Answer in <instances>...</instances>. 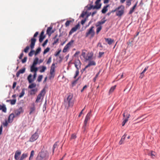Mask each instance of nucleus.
<instances>
[{
    "mask_svg": "<svg viewBox=\"0 0 160 160\" xmlns=\"http://www.w3.org/2000/svg\"><path fill=\"white\" fill-rule=\"evenodd\" d=\"M80 52L79 51H77L74 54V56L75 57H76L78 56L79 53Z\"/></svg>",
    "mask_w": 160,
    "mask_h": 160,
    "instance_id": "64",
    "label": "nucleus"
},
{
    "mask_svg": "<svg viewBox=\"0 0 160 160\" xmlns=\"http://www.w3.org/2000/svg\"><path fill=\"white\" fill-rule=\"evenodd\" d=\"M47 68L45 66H42L41 67V69L40 70V72H45L46 69Z\"/></svg>",
    "mask_w": 160,
    "mask_h": 160,
    "instance_id": "38",
    "label": "nucleus"
},
{
    "mask_svg": "<svg viewBox=\"0 0 160 160\" xmlns=\"http://www.w3.org/2000/svg\"><path fill=\"white\" fill-rule=\"evenodd\" d=\"M58 145V142H56L53 145V148H52L53 154L54 153V151L55 149L56 148H57V147Z\"/></svg>",
    "mask_w": 160,
    "mask_h": 160,
    "instance_id": "42",
    "label": "nucleus"
},
{
    "mask_svg": "<svg viewBox=\"0 0 160 160\" xmlns=\"http://www.w3.org/2000/svg\"><path fill=\"white\" fill-rule=\"evenodd\" d=\"M36 66L32 65L30 67V71L32 72H37L38 70V68L36 67Z\"/></svg>",
    "mask_w": 160,
    "mask_h": 160,
    "instance_id": "19",
    "label": "nucleus"
},
{
    "mask_svg": "<svg viewBox=\"0 0 160 160\" xmlns=\"http://www.w3.org/2000/svg\"><path fill=\"white\" fill-rule=\"evenodd\" d=\"M126 136H127V134H124V135L122 136L121 140L119 142V144L120 145H121L123 143V141L125 139V138Z\"/></svg>",
    "mask_w": 160,
    "mask_h": 160,
    "instance_id": "29",
    "label": "nucleus"
},
{
    "mask_svg": "<svg viewBox=\"0 0 160 160\" xmlns=\"http://www.w3.org/2000/svg\"><path fill=\"white\" fill-rule=\"evenodd\" d=\"M48 42V40L46 39L45 40V41L42 44V46L43 47H44L46 44L47 43V42Z\"/></svg>",
    "mask_w": 160,
    "mask_h": 160,
    "instance_id": "63",
    "label": "nucleus"
},
{
    "mask_svg": "<svg viewBox=\"0 0 160 160\" xmlns=\"http://www.w3.org/2000/svg\"><path fill=\"white\" fill-rule=\"evenodd\" d=\"M15 117V115L13 113L10 114L8 118V122L9 123H11L13 120L14 118Z\"/></svg>",
    "mask_w": 160,
    "mask_h": 160,
    "instance_id": "17",
    "label": "nucleus"
},
{
    "mask_svg": "<svg viewBox=\"0 0 160 160\" xmlns=\"http://www.w3.org/2000/svg\"><path fill=\"white\" fill-rule=\"evenodd\" d=\"M105 40L109 45L111 44L114 42V40L110 38H105Z\"/></svg>",
    "mask_w": 160,
    "mask_h": 160,
    "instance_id": "25",
    "label": "nucleus"
},
{
    "mask_svg": "<svg viewBox=\"0 0 160 160\" xmlns=\"http://www.w3.org/2000/svg\"><path fill=\"white\" fill-rule=\"evenodd\" d=\"M88 86L87 85L84 86L82 89L81 90V92H82L83 91L87 88Z\"/></svg>",
    "mask_w": 160,
    "mask_h": 160,
    "instance_id": "62",
    "label": "nucleus"
},
{
    "mask_svg": "<svg viewBox=\"0 0 160 160\" xmlns=\"http://www.w3.org/2000/svg\"><path fill=\"white\" fill-rule=\"evenodd\" d=\"M21 153V152L20 151H17L15 153L14 155V158L16 160H19V156Z\"/></svg>",
    "mask_w": 160,
    "mask_h": 160,
    "instance_id": "16",
    "label": "nucleus"
},
{
    "mask_svg": "<svg viewBox=\"0 0 160 160\" xmlns=\"http://www.w3.org/2000/svg\"><path fill=\"white\" fill-rule=\"evenodd\" d=\"M51 59H52V58H51V57H50L49 58L48 61L47 62V64H49L51 62Z\"/></svg>",
    "mask_w": 160,
    "mask_h": 160,
    "instance_id": "58",
    "label": "nucleus"
},
{
    "mask_svg": "<svg viewBox=\"0 0 160 160\" xmlns=\"http://www.w3.org/2000/svg\"><path fill=\"white\" fill-rule=\"evenodd\" d=\"M91 111L87 115L84 122V125L82 127L83 132L84 133L86 132V130L88 128V122L90 118Z\"/></svg>",
    "mask_w": 160,
    "mask_h": 160,
    "instance_id": "3",
    "label": "nucleus"
},
{
    "mask_svg": "<svg viewBox=\"0 0 160 160\" xmlns=\"http://www.w3.org/2000/svg\"><path fill=\"white\" fill-rule=\"evenodd\" d=\"M148 68V66L146 67L145 68H144V70H143V71L141 73L140 75V78H143V77L144 76V73L147 70Z\"/></svg>",
    "mask_w": 160,
    "mask_h": 160,
    "instance_id": "24",
    "label": "nucleus"
},
{
    "mask_svg": "<svg viewBox=\"0 0 160 160\" xmlns=\"http://www.w3.org/2000/svg\"><path fill=\"white\" fill-rule=\"evenodd\" d=\"M27 60V58L26 57H24L23 59L22 60V63H24L26 62Z\"/></svg>",
    "mask_w": 160,
    "mask_h": 160,
    "instance_id": "60",
    "label": "nucleus"
},
{
    "mask_svg": "<svg viewBox=\"0 0 160 160\" xmlns=\"http://www.w3.org/2000/svg\"><path fill=\"white\" fill-rule=\"evenodd\" d=\"M36 84L35 83H32L28 86L29 88H32L36 87Z\"/></svg>",
    "mask_w": 160,
    "mask_h": 160,
    "instance_id": "37",
    "label": "nucleus"
},
{
    "mask_svg": "<svg viewBox=\"0 0 160 160\" xmlns=\"http://www.w3.org/2000/svg\"><path fill=\"white\" fill-rule=\"evenodd\" d=\"M8 124V122L7 121H5V122L3 123V125L4 127H7Z\"/></svg>",
    "mask_w": 160,
    "mask_h": 160,
    "instance_id": "61",
    "label": "nucleus"
},
{
    "mask_svg": "<svg viewBox=\"0 0 160 160\" xmlns=\"http://www.w3.org/2000/svg\"><path fill=\"white\" fill-rule=\"evenodd\" d=\"M76 138V136L75 134H73L71 135V139H75Z\"/></svg>",
    "mask_w": 160,
    "mask_h": 160,
    "instance_id": "55",
    "label": "nucleus"
},
{
    "mask_svg": "<svg viewBox=\"0 0 160 160\" xmlns=\"http://www.w3.org/2000/svg\"><path fill=\"white\" fill-rule=\"evenodd\" d=\"M79 79V78H78L77 79L74 81L72 83V84L73 86L75 85L77 83V81Z\"/></svg>",
    "mask_w": 160,
    "mask_h": 160,
    "instance_id": "57",
    "label": "nucleus"
},
{
    "mask_svg": "<svg viewBox=\"0 0 160 160\" xmlns=\"http://www.w3.org/2000/svg\"><path fill=\"white\" fill-rule=\"evenodd\" d=\"M94 28V27L92 26L88 30L87 32L86 33V37H87L90 36V38H93L95 34Z\"/></svg>",
    "mask_w": 160,
    "mask_h": 160,
    "instance_id": "4",
    "label": "nucleus"
},
{
    "mask_svg": "<svg viewBox=\"0 0 160 160\" xmlns=\"http://www.w3.org/2000/svg\"><path fill=\"white\" fill-rule=\"evenodd\" d=\"M23 112L22 108L20 107L18 109L16 110L15 112V114L17 116L19 115L21 113H22Z\"/></svg>",
    "mask_w": 160,
    "mask_h": 160,
    "instance_id": "15",
    "label": "nucleus"
},
{
    "mask_svg": "<svg viewBox=\"0 0 160 160\" xmlns=\"http://www.w3.org/2000/svg\"><path fill=\"white\" fill-rule=\"evenodd\" d=\"M79 27V25L78 24L76 25L74 27L72 28L71 30L69 33V35H71L73 33L76 31Z\"/></svg>",
    "mask_w": 160,
    "mask_h": 160,
    "instance_id": "14",
    "label": "nucleus"
},
{
    "mask_svg": "<svg viewBox=\"0 0 160 160\" xmlns=\"http://www.w3.org/2000/svg\"><path fill=\"white\" fill-rule=\"evenodd\" d=\"M45 89L43 88L40 92V93L37 96L36 100L35 101L36 103H38L41 99L42 96H43L45 94Z\"/></svg>",
    "mask_w": 160,
    "mask_h": 160,
    "instance_id": "8",
    "label": "nucleus"
},
{
    "mask_svg": "<svg viewBox=\"0 0 160 160\" xmlns=\"http://www.w3.org/2000/svg\"><path fill=\"white\" fill-rule=\"evenodd\" d=\"M130 116V115L129 114L128 115L127 118L124 120L123 122H122V126H123L125 125L126 123L128 121V118H129Z\"/></svg>",
    "mask_w": 160,
    "mask_h": 160,
    "instance_id": "36",
    "label": "nucleus"
},
{
    "mask_svg": "<svg viewBox=\"0 0 160 160\" xmlns=\"http://www.w3.org/2000/svg\"><path fill=\"white\" fill-rule=\"evenodd\" d=\"M109 6V5H107L103 7L102 10V12L103 13H105L108 10L107 8Z\"/></svg>",
    "mask_w": 160,
    "mask_h": 160,
    "instance_id": "31",
    "label": "nucleus"
},
{
    "mask_svg": "<svg viewBox=\"0 0 160 160\" xmlns=\"http://www.w3.org/2000/svg\"><path fill=\"white\" fill-rule=\"evenodd\" d=\"M38 34V32H36L34 34L33 36V37L31 39V43L30 44V46L31 49H32L35 46V42L36 41V39H35V38L37 37Z\"/></svg>",
    "mask_w": 160,
    "mask_h": 160,
    "instance_id": "6",
    "label": "nucleus"
},
{
    "mask_svg": "<svg viewBox=\"0 0 160 160\" xmlns=\"http://www.w3.org/2000/svg\"><path fill=\"white\" fill-rule=\"evenodd\" d=\"M116 87V85H115V86H113V87H112L111 88H110V90H109V92H112L114 90V89H115Z\"/></svg>",
    "mask_w": 160,
    "mask_h": 160,
    "instance_id": "49",
    "label": "nucleus"
},
{
    "mask_svg": "<svg viewBox=\"0 0 160 160\" xmlns=\"http://www.w3.org/2000/svg\"><path fill=\"white\" fill-rule=\"evenodd\" d=\"M101 0H97L95 2L96 5L93 7L92 6L91 7V8H93V9H98L101 8V4H99V3L100 2Z\"/></svg>",
    "mask_w": 160,
    "mask_h": 160,
    "instance_id": "13",
    "label": "nucleus"
},
{
    "mask_svg": "<svg viewBox=\"0 0 160 160\" xmlns=\"http://www.w3.org/2000/svg\"><path fill=\"white\" fill-rule=\"evenodd\" d=\"M2 110V111L6 112L7 111V108L5 105H0V110Z\"/></svg>",
    "mask_w": 160,
    "mask_h": 160,
    "instance_id": "27",
    "label": "nucleus"
},
{
    "mask_svg": "<svg viewBox=\"0 0 160 160\" xmlns=\"http://www.w3.org/2000/svg\"><path fill=\"white\" fill-rule=\"evenodd\" d=\"M35 52L34 50L31 51L28 54L29 56L30 57H32L34 54Z\"/></svg>",
    "mask_w": 160,
    "mask_h": 160,
    "instance_id": "53",
    "label": "nucleus"
},
{
    "mask_svg": "<svg viewBox=\"0 0 160 160\" xmlns=\"http://www.w3.org/2000/svg\"><path fill=\"white\" fill-rule=\"evenodd\" d=\"M25 68H24L22 69L19 70L16 73V76L17 77H18L20 74L24 73L25 72Z\"/></svg>",
    "mask_w": 160,
    "mask_h": 160,
    "instance_id": "20",
    "label": "nucleus"
},
{
    "mask_svg": "<svg viewBox=\"0 0 160 160\" xmlns=\"http://www.w3.org/2000/svg\"><path fill=\"white\" fill-rule=\"evenodd\" d=\"M79 69H77V70L76 71L75 75L74 77V78H75L78 75L79 73Z\"/></svg>",
    "mask_w": 160,
    "mask_h": 160,
    "instance_id": "54",
    "label": "nucleus"
},
{
    "mask_svg": "<svg viewBox=\"0 0 160 160\" xmlns=\"http://www.w3.org/2000/svg\"><path fill=\"white\" fill-rule=\"evenodd\" d=\"M73 42L74 41L73 40H71L70 42L67 43L64 47L63 50V52H66L67 51V50L68 49L71 45L73 43Z\"/></svg>",
    "mask_w": 160,
    "mask_h": 160,
    "instance_id": "11",
    "label": "nucleus"
},
{
    "mask_svg": "<svg viewBox=\"0 0 160 160\" xmlns=\"http://www.w3.org/2000/svg\"><path fill=\"white\" fill-rule=\"evenodd\" d=\"M28 155L27 153H23L22 154L19 160H23L24 159L26 158Z\"/></svg>",
    "mask_w": 160,
    "mask_h": 160,
    "instance_id": "23",
    "label": "nucleus"
},
{
    "mask_svg": "<svg viewBox=\"0 0 160 160\" xmlns=\"http://www.w3.org/2000/svg\"><path fill=\"white\" fill-rule=\"evenodd\" d=\"M42 78L43 76L42 75H39L37 81L39 82H40L41 81Z\"/></svg>",
    "mask_w": 160,
    "mask_h": 160,
    "instance_id": "45",
    "label": "nucleus"
},
{
    "mask_svg": "<svg viewBox=\"0 0 160 160\" xmlns=\"http://www.w3.org/2000/svg\"><path fill=\"white\" fill-rule=\"evenodd\" d=\"M102 28V27L101 26H99V27L97 28L96 33L98 34L101 30Z\"/></svg>",
    "mask_w": 160,
    "mask_h": 160,
    "instance_id": "44",
    "label": "nucleus"
},
{
    "mask_svg": "<svg viewBox=\"0 0 160 160\" xmlns=\"http://www.w3.org/2000/svg\"><path fill=\"white\" fill-rule=\"evenodd\" d=\"M45 38V36L44 35L43 36H40L39 38V41L40 42H42L44 39Z\"/></svg>",
    "mask_w": 160,
    "mask_h": 160,
    "instance_id": "43",
    "label": "nucleus"
},
{
    "mask_svg": "<svg viewBox=\"0 0 160 160\" xmlns=\"http://www.w3.org/2000/svg\"><path fill=\"white\" fill-rule=\"evenodd\" d=\"M50 50V48L48 47H47L44 51L43 54H45L47 52H48Z\"/></svg>",
    "mask_w": 160,
    "mask_h": 160,
    "instance_id": "50",
    "label": "nucleus"
},
{
    "mask_svg": "<svg viewBox=\"0 0 160 160\" xmlns=\"http://www.w3.org/2000/svg\"><path fill=\"white\" fill-rule=\"evenodd\" d=\"M25 94V91L24 89H23L22 90V92L21 93H20V94L19 96V97L20 98H21Z\"/></svg>",
    "mask_w": 160,
    "mask_h": 160,
    "instance_id": "46",
    "label": "nucleus"
},
{
    "mask_svg": "<svg viewBox=\"0 0 160 160\" xmlns=\"http://www.w3.org/2000/svg\"><path fill=\"white\" fill-rule=\"evenodd\" d=\"M29 49V46H27L26 47V48L24 49V52L27 53L28 52V50Z\"/></svg>",
    "mask_w": 160,
    "mask_h": 160,
    "instance_id": "59",
    "label": "nucleus"
},
{
    "mask_svg": "<svg viewBox=\"0 0 160 160\" xmlns=\"http://www.w3.org/2000/svg\"><path fill=\"white\" fill-rule=\"evenodd\" d=\"M71 22L72 21L71 20L67 21L65 24L66 27H67L70 24Z\"/></svg>",
    "mask_w": 160,
    "mask_h": 160,
    "instance_id": "48",
    "label": "nucleus"
},
{
    "mask_svg": "<svg viewBox=\"0 0 160 160\" xmlns=\"http://www.w3.org/2000/svg\"><path fill=\"white\" fill-rule=\"evenodd\" d=\"M138 3V2H136V4L134 5V6L132 8H131L130 9V11L129 12V14H132V13L134 12L135 8H136V7L137 6Z\"/></svg>",
    "mask_w": 160,
    "mask_h": 160,
    "instance_id": "22",
    "label": "nucleus"
},
{
    "mask_svg": "<svg viewBox=\"0 0 160 160\" xmlns=\"http://www.w3.org/2000/svg\"><path fill=\"white\" fill-rule=\"evenodd\" d=\"M55 64L53 63L52 64V66L51 67L50 73V76L49 77V78L50 79H51L52 78H53L54 76L55 71Z\"/></svg>",
    "mask_w": 160,
    "mask_h": 160,
    "instance_id": "9",
    "label": "nucleus"
},
{
    "mask_svg": "<svg viewBox=\"0 0 160 160\" xmlns=\"http://www.w3.org/2000/svg\"><path fill=\"white\" fill-rule=\"evenodd\" d=\"M35 110V107L34 104L33 103L32 104V107L30 108V112L29 114H31L32 112Z\"/></svg>",
    "mask_w": 160,
    "mask_h": 160,
    "instance_id": "26",
    "label": "nucleus"
},
{
    "mask_svg": "<svg viewBox=\"0 0 160 160\" xmlns=\"http://www.w3.org/2000/svg\"><path fill=\"white\" fill-rule=\"evenodd\" d=\"M86 51L85 50H83L82 53L81 55L83 57V58L85 59V57H86V52H84V51Z\"/></svg>",
    "mask_w": 160,
    "mask_h": 160,
    "instance_id": "51",
    "label": "nucleus"
},
{
    "mask_svg": "<svg viewBox=\"0 0 160 160\" xmlns=\"http://www.w3.org/2000/svg\"><path fill=\"white\" fill-rule=\"evenodd\" d=\"M72 95H69L68 97L67 100L64 101V104L67 109H68L69 107H72L73 105L74 102L72 100Z\"/></svg>",
    "mask_w": 160,
    "mask_h": 160,
    "instance_id": "2",
    "label": "nucleus"
},
{
    "mask_svg": "<svg viewBox=\"0 0 160 160\" xmlns=\"http://www.w3.org/2000/svg\"><path fill=\"white\" fill-rule=\"evenodd\" d=\"M34 154V151L33 150H32L31 152L30 156L29 158V160H32L33 159V158Z\"/></svg>",
    "mask_w": 160,
    "mask_h": 160,
    "instance_id": "33",
    "label": "nucleus"
},
{
    "mask_svg": "<svg viewBox=\"0 0 160 160\" xmlns=\"http://www.w3.org/2000/svg\"><path fill=\"white\" fill-rule=\"evenodd\" d=\"M38 58H36L34 60L33 62L32 65L36 66L38 62Z\"/></svg>",
    "mask_w": 160,
    "mask_h": 160,
    "instance_id": "34",
    "label": "nucleus"
},
{
    "mask_svg": "<svg viewBox=\"0 0 160 160\" xmlns=\"http://www.w3.org/2000/svg\"><path fill=\"white\" fill-rule=\"evenodd\" d=\"M124 7L123 5H121L117 8V11L116 12V15L119 17L121 16L124 13Z\"/></svg>",
    "mask_w": 160,
    "mask_h": 160,
    "instance_id": "5",
    "label": "nucleus"
},
{
    "mask_svg": "<svg viewBox=\"0 0 160 160\" xmlns=\"http://www.w3.org/2000/svg\"><path fill=\"white\" fill-rule=\"evenodd\" d=\"M32 77V75L31 74H30L28 77L27 79L29 83H31L34 81V79H31Z\"/></svg>",
    "mask_w": 160,
    "mask_h": 160,
    "instance_id": "28",
    "label": "nucleus"
},
{
    "mask_svg": "<svg viewBox=\"0 0 160 160\" xmlns=\"http://www.w3.org/2000/svg\"><path fill=\"white\" fill-rule=\"evenodd\" d=\"M58 35H56L55 36V37L54 38V41L53 43V45L55 44L56 43L58 42L59 41V39L58 38H56V37H57Z\"/></svg>",
    "mask_w": 160,
    "mask_h": 160,
    "instance_id": "35",
    "label": "nucleus"
},
{
    "mask_svg": "<svg viewBox=\"0 0 160 160\" xmlns=\"http://www.w3.org/2000/svg\"><path fill=\"white\" fill-rule=\"evenodd\" d=\"M96 65L95 62L93 61H90L88 64L86 66V68H88L91 66H95Z\"/></svg>",
    "mask_w": 160,
    "mask_h": 160,
    "instance_id": "21",
    "label": "nucleus"
},
{
    "mask_svg": "<svg viewBox=\"0 0 160 160\" xmlns=\"http://www.w3.org/2000/svg\"><path fill=\"white\" fill-rule=\"evenodd\" d=\"M74 64L77 69H79L81 68V63L78 58L75 60Z\"/></svg>",
    "mask_w": 160,
    "mask_h": 160,
    "instance_id": "10",
    "label": "nucleus"
},
{
    "mask_svg": "<svg viewBox=\"0 0 160 160\" xmlns=\"http://www.w3.org/2000/svg\"><path fill=\"white\" fill-rule=\"evenodd\" d=\"M41 51V48L40 47H39L36 51L35 52V55H37L38 53H39V52Z\"/></svg>",
    "mask_w": 160,
    "mask_h": 160,
    "instance_id": "41",
    "label": "nucleus"
},
{
    "mask_svg": "<svg viewBox=\"0 0 160 160\" xmlns=\"http://www.w3.org/2000/svg\"><path fill=\"white\" fill-rule=\"evenodd\" d=\"M106 21V20H105L103 21H101L98 22L97 23V24H98L97 25H96V26L98 27V26H100V25L103 24Z\"/></svg>",
    "mask_w": 160,
    "mask_h": 160,
    "instance_id": "39",
    "label": "nucleus"
},
{
    "mask_svg": "<svg viewBox=\"0 0 160 160\" xmlns=\"http://www.w3.org/2000/svg\"><path fill=\"white\" fill-rule=\"evenodd\" d=\"M104 54V52H99L98 57L99 58H101Z\"/></svg>",
    "mask_w": 160,
    "mask_h": 160,
    "instance_id": "47",
    "label": "nucleus"
},
{
    "mask_svg": "<svg viewBox=\"0 0 160 160\" xmlns=\"http://www.w3.org/2000/svg\"><path fill=\"white\" fill-rule=\"evenodd\" d=\"M93 54L92 52H88L87 54L85 59L86 61H91L92 59Z\"/></svg>",
    "mask_w": 160,
    "mask_h": 160,
    "instance_id": "12",
    "label": "nucleus"
},
{
    "mask_svg": "<svg viewBox=\"0 0 160 160\" xmlns=\"http://www.w3.org/2000/svg\"><path fill=\"white\" fill-rule=\"evenodd\" d=\"M148 154L149 156H151V158H153L156 156V153L153 151H151L148 152Z\"/></svg>",
    "mask_w": 160,
    "mask_h": 160,
    "instance_id": "18",
    "label": "nucleus"
},
{
    "mask_svg": "<svg viewBox=\"0 0 160 160\" xmlns=\"http://www.w3.org/2000/svg\"><path fill=\"white\" fill-rule=\"evenodd\" d=\"M49 158L48 153L46 151H42L38 156L37 160H48Z\"/></svg>",
    "mask_w": 160,
    "mask_h": 160,
    "instance_id": "1",
    "label": "nucleus"
},
{
    "mask_svg": "<svg viewBox=\"0 0 160 160\" xmlns=\"http://www.w3.org/2000/svg\"><path fill=\"white\" fill-rule=\"evenodd\" d=\"M52 29V27H49L47 28V34L49 35H51V31Z\"/></svg>",
    "mask_w": 160,
    "mask_h": 160,
    "instance_id": "30",
    "label": "nucleus"
},
{
    "mask_svg": "<svg viewBox=\"0 0 160 160\" xmlns=\"http://www.w3.org/2000/svg\"><path fill=\"white\" fill-rule=\"evenodd\" d=\"M8 101H10V103L11 105H13L15 104L16 100V99H13V100H7V102Z\"/></svg>",
    "mask_w": 160,
    "mask_h": 160,
    "instance_id": "40",
    "label": "nucleus"
},
{
    "mask_svg": "<svg viewBox=\"0 0 160 160\" xmlns=\"http://www.w3.org/2000/svg\"><path fill=\"white\" fill-rule=\"evenodd\" d=\"M131 0H127L126 1V5L128 6H129L131 4Z\"/></svg>",
    "mask_w": 160,
    "mask_h": 160,
    "instance_id": "56",
    "label": "nucleus"
},
{
    "mask_svg": "<svg viewBox=\"0 0 160 160\" xmlns=\"http://www.w3.org/2000/svg\"><path fill=\"white\" fill-rule=\"evenodd\" d=\"M37 88L32 89L30 91V95H34L35 94V93L37 92Z\"/></svg>",
    "mask_w": 160,
    "mask_h": 160,
    "instance_id": "32",
    "label": "nucleus"
},
{
    "mask_svg": "<svg viewBox=\"0 0 160 160\" xmlns=\"http://www.w3.org/2000/svg\"><path fill=\"white\" fill-rule=\"evenodd\" d=\"M38 132V130H37L32 135L29 139V142H33L37 140L39 137Z\"/></svg>",
    "mask_w": 160,
    "mask_h": 160,
    "instance_id": "7",
    "label": "nucleus"
},
{
    "mask_svg": "<svg viewBox=\"0 0 160 160\" xmlns=\"http://www.w3.org/2000/svg\"><path fill=\"white\" fill-rule=\"evenodd\" d=\"M100 72H99L98 73H97L95 77L93 78V81L94 82H95L96 81V78L98 77V75L99 74Z\"/></svg>",
    "mask_w": 160,
    "mask_h": 160,
    "instance_id": "52",
    "label": "nucleus"
}]
</instances>
